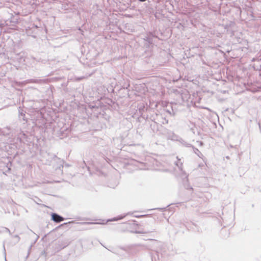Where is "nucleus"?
I'll return each mask as SVG.
<instances>
[{"label":"nucleus","instance_id":"1","mask_svg":"<svg viewBox=\"0 0 261 261\" xmlns=\"http://www.w3.org/2000/svg\"><path fill=\"white\" fill-rule=\"evenodd\" d=\"M51 218H52V220H54L56 222H60L64 220V218L62 217H61L55 213L52 214Z\"/></svg>","mask_w":261,"mask_h":261}]
</instances>
